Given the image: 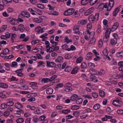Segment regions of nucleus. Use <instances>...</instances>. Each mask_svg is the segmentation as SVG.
Instances as JSON below:
<instances>
[{"label": "nucleus", "mask_w": 123, "mask_h": 123, "mask_svg": "<svg viewBox=\"0 0 123 123\" xmlns=\"http://www.w3.org/2000/svg\"><path fill=\"white\" fill-rule=\"evenodd\" d=\"M119 25V23L117 22H115L113 25L112 27L111 28L112 31H115L118 28Z\"/></svg>", "instance_id": "423d86ee"}, {"label": "nucleus", "mask_w": 123, "mask_h": 123, "mask_svg": "<svg viewBox=\"0 0 123 123\" xmlns=\"http://www.w3.org/2000/svg\"><path fill=\"white\" fill-rule=\"evenodd\" d=\"M39 40H34L32 41L31 42L32 44H34L37 43H39Z\"/></svg>", "instance_id": "338daca9"}, {"label": "nucleus", "mask_w": 123, "mask_h": 123, "mask_svg": "<svg viewBox=\"0 0 123 123\" xmlns=\"http://www.w3.org/2000/svg\"><path fill=\"white\" fill-rule=\"evenodd\" d=\"M65 41L66 43H71L72 42V40L71 39H69L68 37L66 36L65 37Z\"/></svg>", "instance_id": "473e14b6"}, {"label": "nucleus", "mask_w": 123, "mask_h": 123, "mask_svg": "<svg viewBox=\"0 0 123 123\" xmlns=\"http://www.w3.org/2000/svg\"><path fill=\"white\" fill-rule=\"evenodd\" d=\"M79 69V68L78 67H75L74 68L71 72V73L72 74H74L76 73L78 70Z\"/></svg>", "instance_id": "f3484780"}, {"label": "nucleus", "mask_w": 123, "mask_h": 123, "mask_svg": "<svg viewBox=\"0 0 123 123\" xmlns=\"http://www.w3.org/2000/svg\"><path fill=\"white\" fill-rule=\"evenodd\" d=\"M27 108H30L31 110H35L36 108L34 106H31L30 105H28L27 106Z\"/></svg>", "instance_id": "e2e57ef3"}, {"label": "nucleus", "mask_w": 123, "mask_h": 123, "mask_svg": "<svg viewBox=\"0 0 123 123\" xmlns=\"http://www.w3.org/2000/svg\"><path fill=\"white\" fill-rule=\"evenodd\" d=\"M81 66L82 68H86L87 65L85 63L83 62L82 63Z\"/></svg>", "instance_id": "bf43d9fd"}, {"label": "nucleus", "mask_w": 123, "mask_h": 123, "mask_svg": "<svg viewBox=\"0 0 123 123\" xmlns=\"http://www.w3.org/2000/svg\"><path fill=\"white\" fill-rule=\"evenodd\" d=\"M116 55L118 57H123V52L122 51L121 52H119L116 54Z\"/></svg>", "instance_id": "c85d7f7f"}, {"label": "nucleus", "mask_w": 123, "mask_h": 123, "mask_svg": "<svg viewBox=\"0 0 123 123\" xmlns=\"http://www.w3.org/2000/svg\"><path fill=\"white\" fill-rule=\"evenodd\" d=\"M14 106L15 107L18 109H20L23 107L22 105L19 103H16L15 104Z\"/></svg>", "instance_id": "1a4fd4ad"}, {"label": "nucleus", "mask_w": 123, "mask_h": 123, "mask_svg": "<svg viewBox=\"0 0 123 123\" xmlns=\"http://www.w3.org/2000/svg\"><path fill=\"white\" fill-rule=\"evenodd\" d=\"M8 85L6 83H0V87H1L7 88L8 87Z\"/></svg>", "instance_id": "a878e982"}, {"label": "nucleus", "mask_w": 123, "mask_h": 123, "mask_svg": "<svg viewBox=\"0 0 123 123\" xmlns=\"http://www.w3.org/2000/svg\"><path fill=\"white\" fill-rule=\"evenodd\" d=\"M33 20L34 21L37 23L41 22L43 21V20L40 17L34 18Z\"/></svg>", "instance_id": "9d476101"}, {"label": "nucleus", "mask_w": 123, "mask_h": 123, "mask_svg": "<svg viewBox=\"0 0 123 123\" xmlns=\"http://www.w3.org/2000/svg\"><path fill=\"white\" fill-rule=\"evenodd\" d=\"M10 112L7 110L4 113V115L5 116L7 117L10 114Z\"/></svg>", "instance_id": "4d7b16f0"}, {"label": "nucleus", "mask_w": 123, "mask_h": 123, "mask_svg": "<svg viewBox=\"0 0 123 123\" xmlns=\"http://www.w3.org/2000/svg\"><path fill=\"white\" fill-rule=\"evenodd\" d=\"M53 48V47H50L49 49L47 50V52H51L54 51V50Z\"/></svg>", "instance_id": "c03bdc74"}, {"label": "nucleus", "mask_w": 123, "mask_h": 123, "mask_svg": "<svg viewBox=\"0 0 123 123\" xmlns=\"http://www.w3.org/2000/svg\"><path fill=\"white\" fill-rule=\"evenodd\" d=\"M72 88L70 87H68L64 89V91L67 92H71L72 90Z\"/></svg>", "instance_id": "72a5a7b5"}, {"label": "nucleus", "mask_w": 123, "mask_h": 123, "mask_svg": "<svg viewBox=\"0 0 123 123\" xmlns=\"http://www.w3.org/2000/svg\"><path fill=\"white\" fill-rule=\"evenodd\" d=\"M111 31V29L110 28L107 29L105 33V35L103 38V40H104V39L105 38L107 39L109 37Z\"/></svg>", "instance_id": "20e7f679"}, {"label": "nucleus", "mask_w": 123, "mask_h": 123, "mask_svg": "<svg viewBox=\"0 0 123 123\" xmlns=\"http://www.w3.org/2000/svg\"><path fill=\"white\" fill-rule=\"evenodd\" d=\"M7 27V25H3L0 29L1 31L2 32H4L6 29Z\"/></svg>", "instance_id": "49530a36"}, {"label": "nucleus", "mask_w": 123, "mask_h": 123, "mask_svg": "<svg viewBox=\"0 0 123 123\" xmlns=\"http://www.w3.org/2000/svg\"><path fill=\"white\" fill-rule=\"evenodd\" d=\"M107 3L105 4L103 3L101 4L98 6V8L100 10L102 11L104 7L105 8H107Z\"/></svg>", "instance_id": "39448f33"}, {"label": "nucleus", "mask_w": 123, "mask_h": 123, "mask_svg": "<svg viewBox=\"0 0 123 123\" xmlns=\"http://www.w3.org/2000/svg\"><path fill=\"white\" fill-rule=\"evenodd\" d=\"M100 107V105L98 104H97L94 105L93 106L94 109L95 110L98 109Z\"/></svg>", "instance_id": "ea45409f"}, {"label": "nucleus", "mask_w": 123, "mask_h": 123, "mask_svg": "<svg viewBox=\"0 0 123 123\" xmlns=\"http://www.w3.org/2000/svg\"><path fill=\"white\" fill-rule=\"evenodd\" d=\"M83 100L82 98H78L76 101V103L78 104H80L82 103Z\"/></svg>", "instance_id": "c756f323"}, {"label": "nucleus", "mask_w": 123, "mask_h": 123, "mask_svg": "<svg viewBox=\"0 0 123 123\" xmlns=\"http://www.w3.org/2000/svg\"><path fill=\"white\" fill-rule=\"evenodd\" d=\"M89 20L91 22H93L95 19L93 15H91L88 17Z\"/></svg>", "instance_id": "5701e85b"}, {"label": "nucleus", "mask_w": 123, "mask_h": 123, "mask_svg": "<svg viewBox=\"0 0 123 123\" xmlns=\"http://www.w3.org/2000/svg\"><path fill=\"white\" fill-rule=\"evenodd\" d=\"M5 65L6 67V69L9 70L10 69V65L8 63H6L5 64Z\"/></svg>", "instance_id": "79ce46f5"}, {"label": "nucleus", "mask_w": 123, "mask_h": 123, "mask_svg": "<svg viewBox=\"0 0 123 123\" xmlns=\"http://www.w3.org/2000/svg\"><path fill=\"white\" fill-rule=\"evenodd\" d=\"M28 10L32 15H35L36 14L35 13H34L35 11L32 8H29Z\"/></svg>", "instance_id": "603ef678"}, {"label": "nucleus", "mask_w": 123, "mask_h": 123, "mask_svg": "<svg viewBox=\"0 0 123 123\" xmlns=\"http://www.w3.org/2000/svg\"><path fill=\"white\" fill-rule=\"evenodd\" d=\"M22 69H19L16 71V73L18 74L17 75L19 76H23V74L22 73Z\"/></svg>", "instance_id": "ddd939ff"}, {"label": "nucleus", "mask_w": 123, "mask_h": 123, "mask_svg": "<svg viewBox=\"0 0 123 123\" xmlns=\"http://www.w3.org/2000/svg\"><path fill=\"white\" fill-rule=\"evenodd\" d=\"M71 67L69 66H68L65 68V71L69 72L71 71Z\"/></svg>", "instance_id": "a19ab883"}, {"label": "nucleus", "mask_w": 123, "mask_h": 123, "mask_svg": "<svg viewBox=\"0 0 123 123\" xmlns=\"http://www.w3.org/2000/svg\"><path fill=\"white\" fill-rule=\"evenodd\" d=\"M112 104L115 106L120 107L123 104V103L120 100H115L113 101Z\"/></svg>", "instance_id": "f03ea898"}, {"label": "nucleus", "mask_w": 123, "mask_h": 123, "mask_svg": "<svg viewBox=\"0 0 123 123\" xmlns=\"http://www.w3.org/2000/svg\"><path fill=\"white\" fill-rule=\"evenodd\" d=\"M79 108V106L76 105H74L72 106L71 109L74 110H77Z\"/></svg>", "instance_id": "37998d69"}, {"label": "nucleus", "mask_w": 123, "mask_h": 123, "mask_svg": "<svg viewBox=\"0 0 123 123\" xmlns=\"http://www.w3.org/2000/svg\"><path fill=\"white\" fill-rule=\"evenodd\" d=\"M18 27V30H19L20 31L23 32L24 31V25L22 24H20L19 25Z\"/></svg>", "instance_id": "6ab92c4d"}, {"label": "nucleus", "mask_w": 123, "mask_h": 123, "mask_svg": "<svg viewBox=\"0 0 123 123\" xmlns=\"http://www.w3.org/2000/svg\"><path fill=\"white\" fill-rule=\"evenodd\" d=\"M9 51V50L8 49L6 48L4 50L3 52L4 53V54L6 55V54L8 53Z\"/></svg>", "instance_id": "052dcab7"}, {"label": "nucleus", "mask_w": 123, "mask_h": 123, "mask_svg": "<svg viewBox=\"0 0 123 123\" xmlns=\"http://www.w3.org/2000/svg\"><path fill=\"white\" fill-rule=\"evenodd\" d=\"M119 11V9L117 7L116 8L113 13V16H116L118 13Z\"/></svg>", "instance_id": "393cba45"}, {"label": "nucleus", "mask_w": 123, "mask_h": 123, "mask_svg": "<svg viewBox=\"0 0 123 123\" xmlns=\"http://www.w3.org/2000/svg\"><path fill=\"white\" fill-rule=\"evenodd\" d=\"M89 72L92 74L98 75V72L94 69H91L89 70Z\"/></svg>", "instance_id": "dca6fc26"}, {"label": "nucleus", "mask_w": 123, "mask_h": 123, "mask_svg": "<svg viewBox=\"0 0 123 123\" xmlns=\"http://www.w3.org/2000/svg\"><path fill=\"white\" fill-rule=\"evenodd\" d=\"M75 11L74 9H69L64 12V14L66 16H68L72 15Z\"/></svg>", "instance_id": "7ed1b4c3"}, {"label": "nucleus", "mask_w": 123, "mask_h": 123, "mask_svg": "<svg viewBox=\"0 0 123 123\" xmlns=\"http://www.w3.org/2000/svg\"><path fill=\"white\" fill-rule=\"evenodd\" d=\"M93 8L92 7L90 8L85 12V14L86 15H88L91 13L93 12Z\"/></svg>", "instance_id": "6e6552de"}, {"label": "nucleus", "mask_w": 123, "mask_h": 123, "mask_svg": "<svg viewBox=\"0 0 123 123\" xmlns=\"http://www.w3.org/2000/svg\"><path fill=\"white\" fill-rule=\"evenodd\" d=\"M30 84L31 85V87L33 88V87H37V83L35 82H32L30 83Z\"/></svg>", "instance_id": "a18cd8bd"}, {"label": "nucleus", "mask_w": 123, "mask_h": 123, "mask_svg": "<svg viewBox=\"0 0 123 123\" xmlns=\"http://www.w3.org/2000/svg\"><path fill=\"white\" fill-rule=\"evenodd\" d=\"M92 53L89 52L87 54V56L86 57V59L89 60L92 57Z\"/></svg>", "instance_id": "bb28decb"}, {"label": "nucleus", "mask_w": 123, "mask_h": 123, "mask_svg": "<svg viewBox=\"0 0 123 123\" xmlns=\"http://www.w3.org/2000/svg\"><path fill=\"white\" fill-rule=\"evenodd\" d=\"M17 65V63L15 62H13L12 63V67H16Z\"/></svg>", "instance_id": "0e129e2a"}, {"label": "nucleus", "mask_w": 123, "mask_h": 123, "mask_svg": "<svg viewBox=\"0 0 123 123\" xmlns=\"http://www.w3.org/2000/svg\"><path fill=\"white\" fill-rule=\"evenodd\" d=\"M45 28L44 27H43L42 28L38 30H37V32L38 33H43L45 30Z\"/></svg>", "instance_id": "4c0bfd02"}, {"label": "nucleus", "mask_w": 123, "mask_h": 123, "mask_svg": "<svg viewBox=\"0 0 123 123\" xmlns=\"http://www.w3.org/2000/svg\"><path fill=\"white\" fill-rule=\"evenodd\" d=\"M89 0H81V4L82 5H85L87 4Z\"/></svg>", "instance_id": "aec40b11"}, {"label": "nucleus", "mask_w": 123, "mask_h": 123, "mask_svg": "<svg viewBox=\"0 0 123 123\" xmlns=\"http://www.w3.org/2000/svg\"><path fill=\"white\" fill-rule=\"evenodd\" d=\"M16 19H12L10 21V23L12 25H16L15 23V21Z\"/></svg>", "instance_id": "6e6d98bb"}, {"label": "nucleus", "mask_w": 123, "mask_h": 123, "mask_svg": "<svg viewBox=\"0 0 123 123\" xmlns=\"http://www.w3.org/2000/svg\"><path fill=\"white\" fill-rule=\"evenodd\" d=\"M42 81H43L44 83H45L49 81L50 82L49 79L48 78H44L42 79Z\"/></svg>", "instance_id": "864d4df0"}, {"label": "nucleus", "mask_w": 123, "mask_h": 123, "mask_svg": "<svg viewBox=\"0 0 123 123\" xmlns=\"http://www.w3.org/2000/svg\"><path fill=\"white\" fill-rule=\"evenodd\" d=\"M59 13L58 12L56 11H52L50 12L49 14L55 15H57Z\"/></svg>", "instance_id": "7c9ffc66"}, {"label": "nucleus", "mask_w": 123, "mask_h": 123, "mask_svg": "<svg viewBox=\"0 0 123 123\" xmlns=\"http://www.w3.org/2000/svg\"><path fill=\"white\" fill-rule=\"evenodd\" d=\"M99 94L100 96L101 97H103L105 96V92L102 90H100L99 92Z\"/></svg>", "instance_id": "58836bf2"}, {"label": "nucleus", "mask_w": 123, "mask_h": 123, "mask_svg": "<svg viewBox=\"0 0 123 123\" xmlns=\"http://www.w3.org/2000/svg\"><path fill=\"white\" fill-rule=\"evenodd\" d=\"M103 53L104 55L105 56H107L108 55V53L106 49H105L103 51Z\"/></svg>", "instance_id": "680f3d73"}, {"label": "nucleus", "mask_w": 123, "mask_h": 123, "mask_svg": "<svg viewBox=\"0 0 123 123\" xmlns=\"http://www.w3.org/2000/svg\"><path fill=\"white\" fill-rule=\"evenodd\" d=\"M62 49L65 50H67L68 51L70 50V48H68V46L66 44H64L62 46Z\"/></svg>", "instance_id": "cd10ccee"}, {"label": "nucleus", "mask_w": 123, "mask_h": 123, "mask_svg": "<svg viewBox=\"0 0 123 123\" xmlns=\"http://www.w3.org/2000/svg\"><path fill=\"white\" fill-rule=\"evenodd\" d=\"M42 112H40V110L39 109L34 112V113L37 114H42Z\"/></svg>", "instance_id": "69168bd1"}, {"label": "nucleus", "mask_w": 123, "mask_h": 123, "mask_svg": "<svg viewBox=\"0 0 123 123\" xmlns=\"http://www.w3.org/2000/svg\"><path fill=\"white\" fill-rule=\"evenodd\" d=\"M98 0H89V3L91 5H93L95 4Z\"/></svg>", "instance_id": "f704fd0d"}, {"label": "nucleus", "mask_w": 123, "mask_h": 123, "mask_svg": "<svg viewBox=\"0 0 123 123\" xmlns=\"http://www.w3.org/2000/svg\"><path fill=\"white\" fill-rule=\"evenodd\" d=\"M57 76L56 75H53L49 79V81L51 82L55 79Z\"/></svg>", "instance_id": "13d9d810"}, {"label": "nucleus", "mask_w": 123, "mask_h": 123, "mask_svg": "<svg viewBox=\"0 0 123 123\" xmlns=\"http://www.w3.org/2000/svg\"><path fill=\"white\" fill-rule=\"evenodd\" d=\"M24 121V119L22 118H19L16 120V122L17 123H22Z\"/></svg>", "instance_id": "c9c22d12"}, {"label": "nucleus", "mask_w": 123, "mask_h": 123, "mask_svg": "<svg viewBox=\"0 0 123 123\" xmlns=\"http://www.w3.org/2000/svg\"><path fill=\"white\" fill-rule=\"evenodd\" d=\"M63 60V58L61 56H59L55 60L56 62H62Z\"/></svg>", "instance_id": "4be33fe9"}, {"label": "nucleus", "mask_w": 123, "mask_h": 123, "mask_svg": "<svg viewBox=\"0 0 123 123\" xmlns=\"http://www.w3.org/2000/svg\"><path fill=\"white\" fill-rule=\"evenodd\" d=\"M63 86V84L62 83H60L58 84L55 87V89L56 90L57 89L58 87H62Z\"/></svg>", "instance_id": "3c124183"}, {"label": "nucleus", "mask_w": 123, "mask_h": 123, "mask_svg": "<svg viewBox=\"0 0 123 123\" xmlns=\"http://www.w3.org/2000/svg\"><path fill=\"white\" fill-rule=\"evenodd\" d=\"M17 35L15 33L12 34L11 38V42L13 43L14 42V40L16 37Z\"/></svg>", "instance_id": "412c9836"}, {"label": "nucleus", "mask_w": 123, "mask_h": 123, "mask_svg": "<svg viewBox=\"0 0 123 123\" xmlns=\"http://www.w3.org/2000/svg\"><path fill=\"white\" fill-rule=\"evenodd\" d=\"M114 4V1L113 0H111L109 1L108 4L107 3V11H110L113 7Z\"/></svg>", "instance_id": "f257e3e1"}, {"label": "nucleus", "mask_w": 123, "mask_h": 123, "mask_svg": "<svg viewBox=\"0 0 123 123\" xmlns=\"http://www.w3.org/2000/svg\"><path fill=\"white\" fill-rule=\"evenodd\" d=\"M70 112L69 109H65L62 111V113L64 114H67Z\"/></svg>", "instance_id": "de8ad7c7"}, {"label": "nucleus", "mask_w": 123, "mask_h": 123, "mask_svg": "<svg viewBox=\"0 0 123 123\" xmlns=\"http://www.w3.org/2000/svg\"><path fill=\"white\" fill-rule=\"evenodd\" d=\"M87 22V19L82 20L79 21L78 23L81 25H85Z\"/></svg>", "instance_id": "f8f14e48"}, {"label": "nucleus", "mask_w": 123, "mask_h": 123, "mask_svg": "<svg viewBox=\"0 0 123 123\" xmlns=\"http://www.w3.org/2000/svg\"><path fill=\"white\" fill-rule=\"evenodd\" d=\"M88 65L89 67L91 68H93L95 67L94 64L91 62H89L88 63Z\"/></svg>", "instance_id": "09e8293b"}, {"label": "nucleus", "mask_w": 123, "mask_h": 123, "mask_svg": "<svg viewBox=\"0 0 123 123\" xmlns=\"http://www.w3.org/2000/svg\"><path fill=\"white\" fill-rule=\"evenodd\" d=\"M6 105L7 106H12L14 105V102L12 101H10L7 102L6 103Z\"/></svg>", "instance_id": "2f4dec72"}, {"label": "nucleus", "mask_w": 123, "mask_h": 123, "mask_svg": "<svg viewBox=\"0 0 123 123\" xmlns=\"http://www.w3.org/2000/svg\"><path fill=\"white\" fill-rule=\"evenodd\" d=\"M53 89L50 88H48L46 90V93L48 94H52L53 93Z\"/></svg>", "instance_id": "9b49d317"}, {"label": "nucleus", "mask_w": 123, "mask_h": 123, "mask_svg": "<svg viewBox=\"0 0 123 123\" xmlns=\"http://www.w3.org/2000/svg\"><path fill=\"white\" fill-rule=\"evenodd\" d=\"M74 14L75 16L76 17H79L80 15V14L79 13L78 11H76L74 13Z\"/></svg>", "instance_id": "8fccbe9b"}, {"label": "nucleus", "mask_w": 123, "mask_h": 123, "mask_svg": "<svg viewBox=\"0 0 123 123\" xmlns=\"http://www.w3.org/2000/svg\"><path fill=\"white\" fill-rule=\"evenodd\" d=\"M21 88L23 90H27L29 89V87L27 86L26 85H23L21 87Z\"/></svg>", "instance_id": "774afa93"}, {"label": "nucleus", "mask_w": 123, "mask_h": 123, "mask_svg": "<svg viewBox=\"0 0 123 123\" xmlns=\"http://www.w3.org/2000/svg\"><path fill=\"white\" fill-rule=\"evenodd\" d=\"M22 15L23 17H25L27 18H29L30 16V14L26 12H22Z\"/></svg>", "instance_id": "2eb2a0df"}, {"label": "nucleus", "mask_w": 123, "mask_h": 123, "mask_svg": "<svg viewBox=\"0 0 123 123\" xmlns=\"http://www.w3.org/2000/svg\"><path fill=\"white\" fill-rule=\"evenodd\" d=\"M78 97V95L76 94H73L71 97V100L72 101H75Z\"/></svg>", "instance_id": "b1692460"}, {"label": "nucleus", "mask_w": 123, "mask_h": 123, "mask_svg": "<svg viewBox=\"0 0 123 123\" xmlns=\"http://www.w3.org/2000/svg\"><path fill=\"white\" fill-rule=\"evenodd\" d=\"M37 6L38 7L41 9H43L44 7L43 5L40 4H37Z\"/></svg>", "instance_id": "5fc2aeb1"}, {"label": "nucleus", "mask_w": 123, "mask_h": 123, "mask_svg": "<svg viewBox=\"0 0 123 123\" xmlns=\"http://www.w3.org/2000/svg\"><path fill=\"white\" fill-rule=\"evenodd\" d=\"M117 42V38H114L111 39V43L112 45L116 44Z\"/></svg>", "instance_id": "a211bd4d"}, {"label": "nucleus", "mask_w": 123, "mask_h": 123, "mask_svg": "<svg viewBox=\"0 0 123 123\" xmlns=\"http://www.w3.org/2000/svg\"><path fill=\"white\" fill-rule=\"evenodd\" d=\"M12 0H3L2 3L3 4L6 6H8L9 5V3H11Z\"/></svg>", "instance_id": "0eeeda50"}, {"label": "nucleus", "mask_w": 123, "mask_h": 123, "mask_svg": "<svg viewBox=\"0 0 123 123\" xmlns=\"http://www.w3.org/2000/svg\"><path fill=\"white\" fill-rule=\"evenodd\" d=\"M82 60L83 58L82 57H80L77 59L76 62L77 63H80L82 61Z\"/></svg>", "instance_id": "e433bc0d"}, {"label": "nucleus", "mask_w": 123, "mask_h": 123, "mask_svg": "<svg viewBox=\"0 0 123 123\" xmlns=\"http://www.w3.org/2000/svg\"><path fill=\"white\" fill-rule=\"evenodd\" d=\"M47 67H53L55 65V63L53 62H47Z\"/></svg>", "instance_id": "4468645a"}]
</instances>
